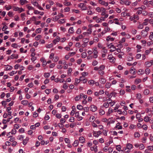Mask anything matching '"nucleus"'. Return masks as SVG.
Returning <instances> with one entry per match:
<instances>
[{
	"mask_svg": "<svg viewBox=\"0 0 153 153\" xmlns=\"http://www.w3.org/2000/svg\"><path fill=\"white\" fill-rule=\"evenodd\" d=\"M78 7L81 8L82 10H86L88 8L86 5L83 3L79 4L78 5Z\"/></svg>",
	"mask_w": 153,
	"mask_h": 153,
	"instance_id": "obj_1",
	"label": "nucleus"
},
{
	"mask_svg": "<svg viewBox=\"0 0 153 153\" xmlns=\"http://www.w3.org/2000/svg\"><path fill=\"white\" fill-rule=\"evenodd\" d=\"M107 47L109 48H111L110 50V52H112L115 51L116 49L115 47L112 43H111L107 45Z\"/></svg>",
	"mask_w": 153,
	"mask_h": 153,
	"instance_id": "obj_2",
	"label": "nucleus"
},
{
	"mask_svg": "<svg viewBox=\"0 0 153 153\" xmlns=\"http://www.w3.org/2000/svg\"><path fill=\"white\" fill-rule=\"evenodd\" d=\"M93 136L96 137H98L99 135L101 134L102 132L100 131H94L93 132Z\"/></svg>",
	"mask_w": 153,
	"mask_h": 153,
	"instance_id": "obj_3",
	"label": "nucleus"
},
{
	"mask_svg": "<svg viewBox=\"0 0 153 153\" xmlns=\"http://www.w3.org/2000/svg\"><path fill=\"white\" fill-rule=\"evenodd\" d=\"M108 59L110 60V62H111L114 63L115 62V59L111 54H109L108 55Z\"/></svg>",
	"mask_w": 153,
	"mask_h": 153,
	"instance_id": "obj_4",
	"label": "nucleus"
},
{
	"mask_svg": "<svg viewBox=\"0 0 153 153\" xmlns=\"http://www.w3.org/2000/svg\"><path fill=\"white\" fill-rule=\"evenodd\" d=\"M90 110L92 112H95L97 110V106L94 105H91L90 107Z\"/></svg>",
	"mask_w": 153,
	"mask_h": 153,
	"instance_id": "obj_5",
	"label": "nucleus"
},
{
	"mask_svg": "<svg viewBox=\"0 0 153 153\" xmlns=\"http://www.w3.org/2000/svg\"><path fill=\"white\" fill-rule=\"evenodd\" d=\"M99 3L102 5H104L105 7L107 6L108 5V2H105V1L102 0L100 2H99Z\"/></svg>",
	"mask_w": 153,
	"mask_h": 153,
	"instance_id": "obj_6",
	"label": "nucleus"
},
{
	"mask_svg": "<svg viewBox=\"0 0 153 153\" xmlns=\"http://www.w3.org/2000/svg\"><path fill=\"white\" fill-rule=\"evenodd\" d=\"M83 95V94L81 93L79 95L76 96L75 97V101H79V100L81 99L82 96Z\"/></svg>",
	"mask_w": 153,
	"mask_h": 153,
	"instance_id": "obj_7",
	"label": "nucleus"
},
{
	"mask_svg": "<svg viewBox=\"0 0 153 153\" xmlns=\"http://www.w3.org/2000/svg\"><path fill=\"white\" fill-rule=\"evenodd\" d=\"M141 34L142 37H145L148 34V32L143 30L141 32Z\"/></svg>",
	"mask_w": 153,
	"mask_h": 153,
	"instance_id": "obj_8",
	"label": "nucleus"
},
{
	"mask_svg": "<svg viewBox=\"0 0 153 153\" xmlns=\"http://www.w3.org/2000/svg\"><path fill=\"white\" fill-rule=\"evenodd\" d=\"M28 3V1L26 0H20L19 1V4L22 5L27 4Z\"/></svg>",
	"mask_w": 153,
	"mask_h": 153,
	"instance_id": "obj_9",
	"label": "nucleus"
},
{
	"mask_svg": "<svg viewBox=\"0 0 153 153\" xmlns=\"http://www.w3.org/2000/svg\"><path fill=\"white\" fill-rule=\"evenodd\" d=\"M126 148L125 150H127V149H129L131 150L133 148L132 145L130 143L127 144L126 145Z\"/></svg>",
	"mask_w": 153,
	"mask_h": 153,
	"instance_id": "obj_10",
	"label": "nucleus"
},
{
	"mask_svg": "<svg viewBox=\"0 0 153 153\" xmlns=\"http://www.w3.org/2000/svg\"><path fill=\"white\" fill-rule=\"evenodd\" d=\"M127 60L129 61H132L133 59L131 53H129L128 56L127 57Z\"/></svg>",
	"mask_w": 153,
	"mask_h": 153,
	"instance_id": "obj_11",
	"label": "nucleus"
},
{
	"mask_svg": "<svg viewBox=\"0 0 153 153\" xmlns=\"http://www.w3.org/2000/svg\"><path fill=\"white\" fill-rule=\"evenodd\" d=\"M136 9H138V10L136 13V14L138 15L141 14L142 13V10L143 9L141 7H139L137 8Z\"/></svg>",
	"mask_w": 153,
	"mask_h": 153,
	"instance_id": "obj_12",
	"label": "nucleus"
},
{
	"mask_svg": "<svg viewBox=\"0 0 153 153\" xmlns=\"http://www.w3.org/2000/svg\"><path fill=\"white\" fill-rule=\"evenodd\" d=\"M60 40V37L59 36H57L56 37V38L53 40V43L55 45L56 44L57 42H58Z\"/></svg>",
	"mask_w": 153,
	"mask_h": 153,
	"instance_id": "obj_13",
	"label": "nucleus"
},
{
	"mask_svg": "<svg viewBox=\"0 0 153 153\" xmlns=\"http://www.w3.org/2000/svg\"><path fill=\"white\" fill-rule=\"evenodd\" d=\"M106 40L107 42L109 41L112 42L114 41V39L113 38L111 37V36H109L107 37Z\"/></svg>",
	"mask_w": 153,
	"mask_h": 153,
	"instance_id": "obj_14",
	"label": "nucleus"
},
{
	"mask_svg": "<svg viewBox=\"0 0 153 153\" xmlns=\"http://www.w3.org/2000/svg\"><path fill=\"white\" fill-rule=\"evenodd\" d=\"M82 77L81 76L80 77L79 79H78L77 78L75 79V83L74 84L75 85H77L80 82L81 80V79H82Z\"/></svg>",
	"mask_w": 153,
	"mask_h": 153,
	"instance_id": "obj_15",
	"label": "nucleus"
},
{
	"mask_svg": "<svg viewBox=\"0 0 153 153\" xmlns=\"http://www.w3.org/2000/svg\"><path fill=\"white\" fill-rule=\"evenodd\" d=\"M99 81L102 84H104L106 82L105 79L103 78H100L99 80Z\"/></svg>",
	"mask_w": 153,
	"mask_h": 153,
	"instance_id": "obj_16",
	"label": "nucleus"
},
{
	"mask_svg": "<svg viewBox=\"0 0 153 153\" xmlns=\"http://www.w3.org/2000/svg\"><path fill=\"white\" fill-rule=\"evenodd\" d=\"M40 60L42 62V66L43 67L47 65V62L45 60V59L44 58H42Z\"/></svg>",
	"mask_w": 153,
	"mask_h": 153,
	"instance_id": "obj_17",
	"label": "nucleus"
},
{
	"mask_svg": "<svg viewBox=\"0 0 153 153\" xmlns=\"http://www.w3.org/2000/svg\"><path fill=\"white\" fill-rule=\"evenodd\" d=\"M79 140L80 142L82 143H84L85 141V139L83 137H80L79 138Z\"/></svg>",
	"mask_w": 153,
	"mask_h": 153,
	"instance_id": "obj_18",
	"label": "nucleus"
},
{
	"mask_svg": "<svg viewBox=\"0 0 153 153\" xmlns=\"http://www.w3.org/2000/svg\"><path fill=\"white\" fill-rule=\"evenodd\" d=\"M91 151H94L95 152H96L98 150L97 149V146H94L93 147H92L91 148Z\"/></svg>",
	"mask_w": 153,
	"mask_h": 153,
	"instance_id": "obj_19",
	"label": "nucleus"
},
{
	"mask_svg": "<svg viewBox=\"0 0 153 153\" xmlns=\"http://www.w3.org/2000/svg\"><path fill=\"white\" fill-rule=\"evenodd\" d=\"M130 72L131 74H134L136 72V71L134 68H131L130 69Z\"/></svg>",
	"mask_w": 153,
	"mask_h": 153,
	"instance_id": "obj_20",
	"label": "nucleus"
},
{
	"mask_svg": "<svg viewBox=\"0 0 153 153\" xmlns=\"http://www.w3.org/2000/svg\"><path fill=\"white\" fill-rule=\"evenodd\" d=\"M18 57V56L17 54H13L11 55L10 58L11 59H17Z\"/></svg>",
	"mask_w": 153,
	"mask_h": 153,
	"instance_id": "obj_21",
	"label": "nucleus"
},
{
	"mask_svg": "<svg viewBox=\"0 0 153 153\" xmlns=\"http://www.w3.org/2000/svg\"><path fill=\"white\" fill-rule=\"evenodd\" d=\"M144 65L146 67L148 68L152 66L149 61L146 62L144 64Z\"/></svg>",
	"mask_w": 153,
	"mask_h": 153,
	"instance_id": "obj_22",
	"label": "nucleus"
},
{
	"mask_svg": "<svg viewBox=\"0 0 153 153\" xmlns=\"http://www.w3.org/2000/svg\"><path fill=\"white\" fill-rule=\"evenodd\" d=\"M139 75H141L144 73V71L142 69H140L137 72Z\"/></svg>",
	"mask_w": 153,
	"mask_h": 153,
	"instance_id": "obj_23",
	"label": "nucleus"
},
{
	"mask_svg": "<svg viewBox=\"0 0 153 153\" xmlns=\"http://www.w3.org/2000/svg\"><path fill=\"white\" fill-rule=\"evenodd\" d=\"M60 18V16L59 15H58L57 16H56L53 18V21L56 22Z\"/></svg>",
	"mask_w": 153,
	"mask_h": 153,
	"instance_id": "obj_24",
	"label": "nucleus"
},
{
	"mask_svg": "<svg viewBox=\"0 0 153 153\" xmlns=\"http://www.w3.org/2000/svg\"><path fill=\"white\" fill-rule=\"evenodd\" d=\"M74 32V29L73 27H71L69 28L68 30V32L70 34L73 33Z\"/></svg>",
	"mask_w": 153,
	"mask_h": 153,
	"instance_id": "obj_25",
	"label": "nucleus"
},
{
	"mask_svg": "<svg viewBox=\"0 0 153 153\" xmlns=\"http://www.w3.org/2000/svg\"><path fill=\"white\" fill-rule=\"evenodd\" d=\"M149 39L152 41H153V32H151L150 33V34L149 36Z\"/></svg>",
	"mask_w": 153,
	"mask_h": 153,
	"instance_id": "obj_26",
	"label": "nucleus"
},
{
	"mask_svg": "<svg viewBox=\"0 0 153 153\" xmlns=\"http://www.w3.org/2000/svg\"><path fill=\"white\" fill-rule=\"evenodd\" d=\"M149 20L148 19H146L144 20V21L143 22V25H147L148 24V22H149Z\"/></svg>",
	"mask_w": 153,
	"mask_h": 153,
	"instance_id": "obj_27",
	"label": "nucleus"
},
{
	"mask_svg": "<svg viewBox=\"0 0 153 153\" xmlns=\"http://www.w3.org/2000/svg\"><path fill=\"white\" fill-rule=\"evenodd\" d=\"M12 67L11 66L7 65L5 67V70L6 71H8L11 70L12 69Z\"/></svg>",
	"mask_w": 153,
	"mask_h": 153,
	"instance_id": "obj_28",
	"label": "nucleus"
},
{
	"mask_svg": "<svg viewBox=\"0 0 153 153\" xmlns=\"http://www.w3.org/2000/svg\"><path fill=\"white\" fill-rule=\"evenodd\" d=\"M31 3L35 6L37 7L39 5L38 3L36 1H31Z\"/></svg>",
	"mask_w": 153,
	"mask_h": 153,
	"instance_id": "obj_29",
	"label": "nucleus"
},
{
	"mask_svg": "<svg viewBox=\"0 0 153 153\" xmlns=\"http://www.w3.org/2000/svg\"><path fill=\"white\" fill-rule=\"evenodd\" d=\"M79 144V141L78 140H75L74 143H73L72 145L74 147L77 146Z\"/></svg>",
	"mask_w": 153,
	"mask_h": 153,
	"instance_id": "obj_30",
	"label": "nucleus"
},
{
	"mask_svg": "<svg viewBox=\"0 0 153 153\" xmlns=\"http://www.w3.org/2000/svg\"><path fill=\"white\" fill-rule=\"evenodd\" d=\"M111 85V84L109 82H107L106 83L105 85V87L107 88H109Z\"/></svg>",
	"mask_w": 153,
	"mask_h": 153,
	"instance_id": "obj_31",
	"label": "nucleus"
},
{
	"mask_svg": "<svg viewBox=\"0 0 153 153\" xmlns=\"http://www.w3.org/2000/svg\"><path fill=\"white\" fill-rule=\"evenodd\" d=\"M29 140V138L26 137L23 140V143L24 145H26Z\"/></svg>",
	"mask_w": 153,
	"mask_h": 153,
	"instance_id": "obj_32",
	"label": "nucleus"
},
{
	"mask_svg": "<svg viewBox=\"0 0 153 153\" xmlns=\"http://www.w3.org/2000/svg\"><path fill=\"white\" fill-rule=\"evenodd\" d=\"M150 119V117H148L147 116H146L144 117V120L146 122H148L149 121Z\"/></svg>",
	"mask_w": 153,
	"mask_h": 153,
	"instance_id": "obj_33",
	"label": "nucleus"
},
{
	"mask_svg": "<svg viewBox=\"0 0 153 153\" xmlns=\"http://www.w3.org/2000/svg\"><path fill=\"white\" fill-rule=\"evenodd\" d=\"M25 11V10L22 7H19L18 9V12L19 13H20Z\"/></svg>",
	"mask_w": 153,
	"mask_h": 153,
	"instance_id": "obj_34",
	"label": "nucleus"
},
{
	"mask_svg": "<svg viewBox=\"0 0 153 153\" xmlns=\"http://www.w3.org/2000/svg\"><path fill=\"white\" fill-rule=\"evenodd\" d=\"M98 73L101 76L103 75L104 74V72L102 70H99L98 71Z\"/></svg>",
	"mask_w": 153,
	"mask_h": 153,
	"instance_id": "obj_35",
	"label": "nucleus"
},
{
	"mask_svg": "<svg viewBox=\"0 0 153 153\" xmlns=\"http://www.w3.org/2000/svg\"><path fill=\"white\" fill-rule=\"evenodd\" d=\"M116 127L118 129H121L122 128V126L120 125V123H117L116 126Z\"/></svg>",
	"mask_w": 153,
	"mask_h": 153,
	"instance_id": "obj_36",
	"label": "nucleus"
},
{
	"mask_svg": "<svg viewBox=\"0 0 153 153\" xmlns=\"http://www.w3.org/2000/svg\"><path fill=\"white\" fill-rule=\"evenodd\" d=\"M26 7H27V8L29 10H34V8L32 6H30L29 5H27Z\"/></svg>",
	"mask_w": 153,
	"mask_h": 153,
	"instance_id": "obj_37",
	"label": "nucleus"
},
{
	"mask_svg": "<svg viewBox=\"0 0 153 153\" xmlns=\"http://www.w3.org/2000/svg\"><path fill=\"white\" fill-rule=\"evenodd\" d=\"M21 103L24 105H27L28 103V101L26 100H23L21 101Z\"/></svg>",
	"mask_w": 153,
	"mask_h": 153,
	"instance_id": "obj_38",
	"label": "nucleus"
},
{
	"mask_svg": "<svg viewBox=\"0 0 153 153\" xmlns=\"http://www.w3.org/2000/svg\"><path fill=\"white\" fill-rule=\"evenodd\" d=\"M63 64L64 65V66H63L64 68L65 69H67L68 67V65L66 63L65 61L63 62Z\"/></svg>",
	"mask_w": 153,
	"mask_h": 153,
	"instance_id": "obj_39",
	"label": "nucleus"
},
{
	"mask_svg": "<svg viewBox=\"0 0 153 153\" xmlns=\"http://www.w3.org/2000/svg\"><path fill=\"white\" fill-rule=\"evenodd\" d=\"M141 80L140 79H136L135 80L134 82L136 84H137L141 82Z\"/></svg>",
	"mask_w": 153,
	"mask_h": 153,
	"instance_id": "obj_40",
	"label": "nucleus"
},
{
	"mask_svg": "<svg viewBox=\"0 0 153 153\" xmlns=\"http://www.w3.org/2000/svg\"><path fill=\"white\" fill-rule=\"evenodd\" d=\"M99 113L100 115H103L105 114V111L102 109H100L99 111Z\"/></svg>",
	"mask_w": 153,
	"mask_h": 153,
	"instance_id": "obj_41",
	"label": "nucleus"
},
{
	"mask_svg": "<svg viewBox=\"0 0 153 153\" xmlns=\"http://www.w3.org/2000/svg\"><path fill=\"white\" fill-rule=\"evenodd\" d=\"M42 37V36L41 35H39L37 36L35 38V40L36 41L39 40Z\"/></svg>",
	"mask_w": 153,
	"mask_h": 153,
	"instance_id": "obj_42",
	"label": "nucleus"
},
{
	"mask_svg": "<svg viewBox=\"0 0 153 153\" xmlns=\"http://www.w3.org/2000/svg\"><path fill=\"white\" fill-rule=\"evenodd\" d=\"M113 111V110L111 108H109L107 113V115H109Z\"/></svg>",
	"mask_w": 153,
	"mask_h": 153,
	"instance_id": "obj_43",
	"label": "nucleus"
},
{
	"mask_svg": "<svg viewBox=\"0 0 153 153\" xmlns=\"http://www.w3.org/2000/svg\"><path fill=\"white\" fill-rule=\"evenodd\" d=\"M64 4L65 5L67 6H70L71 4V3L68 1H64Z\"/></svg>",
	"mask_w": 153,
	"mask_h": 153,
	"instance_id": "obj_44",
	"label": "nucleus"
},
{
	"mask_svg": "<svg viewBox=\"0 0 153 153\" xmlns=\"http://www.w3.org/2000/svg\"><path fill=\"white\" fill-rule=\"evenodd\" d=\"M143 93L145 95H147L149 94V91L148 89H146L144 91Z\"/></svg>",
	"mask_w": 153,
	"mask_h": 153,
	"instance_id": "obj_45",
	"label": "nucleus"
},
{
	"mask_svg": "<svg viewBox=\"0 0 153 153\" xmlns=\"http://www.w3.org/2000/svg\"><path fill=\"white\" fill-rule=\"evenodd\" d=\"M88 83L89 85H94L95 83V81L93 80H90L88 81Z\"/></svg>",
	"mask_w": 153,
	"mask_h": 153,
	"instance_id": "obj_46",
	"label": "nucleus"
},
{
	"mask_svg": "<svg viewBox=\"0 0 153 153\" xmlns=\"http://www.w3.org/2000/svg\"><path fill=\"white\" fill-rule=\"evenodd\" d=\"M114 20L115 21V23L116 24L118 25H120V23H119L118 22L119 20L117 18H115L114 19Z\"/></svg>",
	"mask_w": 153,
	"mask_h": 153,
	"instance_id": "obj_47",
	"label": "nucleus"
},
{
	"mask_svg": "<svg viewBox=\"0 0 153 153\" xmlns=\"http://www.w3.org/2000/svg\"><path fill=\"white\" fill-rule=\"evenodd\" d=\"M50 75V74L49 73H46L44 74V76L46 78L49 77Z\"/></svg>",
	"mask_w": 153,
	"mask_h": 153,
	"instance_id": "obj_48",
	"label": "nucleus"
},
{
	"mask_svg": "<svg viewBox=\"0 0 153 153\" xmlns=\"http://www.w3.org/2000/svg\"><path fill=\"white\" fill-rule=\"evenodd\" d=\"M68 85L65 82L63 86V88L65 89H66L68 87Z\"/></svg>",
	"mask_w": 153,
	"mask_h": 153,
	"instance_id": "obj_49",
	"label": "nucleus"
},
{
	"mask_svg": "<svg viewBox=\"0 0 153 153\" xmlns=\"http://www.w3.org/2000/svg\"><path fill=\"white\" fill-rule=\"evenodd\" d=\"M150 70L148 68H147L145 70V72L146 74L148 75L150 73Z\"/></svg>",
	"mask_w": 153,
	"mask_h": 153,
	"instance_id": "obj_50",
	"label": "nucleus"
},
{
	"mask_svg": "<svg viewBox=\"0 0 153 153\" xmlns=\"http://www.w3.org/2000/svg\"><path fill=\"white\" fill-rule=\"evenodd\" d=\"M24 137V136L22 135H21L20 136H19L18 137V139L21 141H22L23 140Z\"/></svg>",
	"mask_w": 153,
	"mask_h": 153,
	"instance_id": "obj_51",
	"label": "nucleus"
},
{
	"mask_svg": "<svg viewBox=\"0 0 153 153\" xmlns=\"http://www.w3.org/2000/svg\"><path fill=\"white\" fill-rule=\"evenodd\" d=\"M5 7L7 10H9L12 8V6L10 5H8V6L6 5L5 6Z\"/></svg>",
	"mask_w": 153,
	"mask_h": 153,
	"instance_id": "obj_52",
	"label": "nucleus"
},
{
	"mask_svg": "<svg viewBox=\"0 0 153 153\" xmlns=\"http://www.w3.org/2000/svg\"><path fill=\"white\" fill-rule=\"evenodd\" d=\"M139 147L140 150H142L144 149L145 147L143 144H140Z\"/></svg>",
	"mask_w": 153,
	"mask_h": 153,
	"instance_id": "obj_53",
	"label": "nucleus"
},
{
	"mask_svg": "<svg viewBox=\"0 0 153 153\" xmlns=\"http://www.w3.org/2000/svg\"><path fill=\"white\" fill-rule=\"evenodd\" d=\"M77 109L79 110H82L83 109L82 106L80 105H77Z\"/></svg>",
	"mask_w": 153,
	"mask_h": 153,
	"instance_id": "obj_54",
	"label": "nucleus"
},
{
	"mask_svg": "<svg viewBox=\"0 0 153 153\" xmlns=\"http://www.w3.org/2000/svg\"><path fill=\"white\" fill-rule=\"evenodd\" d=\"M108 131L106 130H104L102 132L104 135L106 136L107 135Z\"/></svg>",
	"mask_w": 153,
	"mask_h": 153,
	"instance_id": "obj_55",
	"label": "nucleus"
},
{
	"mask_svg": "<svg viewBox=\"0 0 153 153\" xmlns=\"http://www.w3.org/2000/svg\"><path fill=\"white\" fill-rule=\"evenodd\" d=\"M7 14L9 17H12L13 15V13L12 11H10L8 12Z\"/></svg>",
	"mask_w": 153,
	"mask_h": 153,
	"instance_id": "obj_56",
	"label": "nucleus"
},
{
	"mask_svg": "<svg viewBox=\"0 0 153 153\" xmlns=\"http://www.w3.org/2000/svg\"><path fill=\"white\" fill-rule=\"evenodd\" d=\"M87 56V54L85 52H83L81 54V57L82 58H85Z\"/></svg>",
	"mask_w": 153,
	"mask_h": 153,
	"instance_id": "obj_57",
	"label": "nucleus"
},
{
	"mask_svg": "<svg viewBox=\"0 0 153 153\" xmlns=\"http://www.w3.org/2000/svg\"><path fill=\"white\" fill-rule=\"evenodd\" d=\"M53 46V45L52 43L50 44L47 45H46V47L47 48H51Z\"/></svg>",
	"mask_w": 153,
	"mask_h": 153,
	"instance_id": "obj_58",
	"label": "nucleus"
},
{
	"mask_svg": "<svg viewBox=\"0 0 153 153\" xmlns=\"http://www.w3.org/2000/svg\"><path fill=\"white\" fill-rule=\"evenodd\" d=\"M42 29L40 28H38L36 30V33H39L41 32Z\"/></svg>",
	"mask_w": 153,
	"mask_h": 153,
	"instance_id": "obj_59",
	"label": "nucleus"
},
{
	"mask_svg": "<svg viewBox=\"0 0 153 153\" xmlns=\"http://www.w3.org/2000/svg\"><path fill=\"white\" fill-rule=\"evenodd\" d=\"M93 53L94 54V58H96L97 57V54L98 52L97 51L96 52H93Z\"/></svg>",
	"mask_w": 153,
	"mask_h": 153,
	"instance_id": "obj_60",
	"label": "nucleus"
},
{
	"mask_svg": "<svg viewBox=\"0 0 153 153\" xmlns=\"http://www.w3.org/2000/svg\"><path fill=\"white\" fill-rule=\"evenodd\" d=\"M136 98L138 100L141 99V94H137L136 95Z\"/></svg>",
	"mask_w": 153,
	"mask_h": 153,
	"instance_id": "obj_61",
	"label": "nucleus"
},
{
	"mask_svg": "<svg viewBox=\"0 0 153 153\" xmlns=\"http://www.w3.org/2000/svg\"><path fill=\"white\" fill-rule=\"evenodd\" d=\"M89 120L90 121H93L95 120V117L93 116H91L89 118Z\"/></svg>",
	"mask_w": 153,
	"mask_h": 153,
	"instance_id": "obj_62",
	"label": "nucleus"
},
{
	"mask_svg": "<svg viewBox=\"0 0 153 153\" xmlns=\"http://www.w3.org/2000/svg\"><path fill=\"white\" fill-rule=\"evenodd\" d=\"M65 142L68 143H69L70 142V141L69 138H65L64 139Z\"/></svg>",
	"mask_w": 153,
	"mask_h": 153,
	"instance_id": "obj_63",
	"label": "nucleus"
},
{
	"mask_svg": "<svg viewBox=\"0 0 153 153\" xmlns=\"http://www.w3.org/2000/svg\"><path fill=\"white\" fill-rule=\"evenodd\" d=\"M90 4L93 6H97V4L96 2H93L92 1H91L90 3Z\"/></svg>",
	"mask_w": 153,
	"mask_h": 153,
	"instance_id": "obj_64",
	"label": "nucleus"
}]
</instances>
